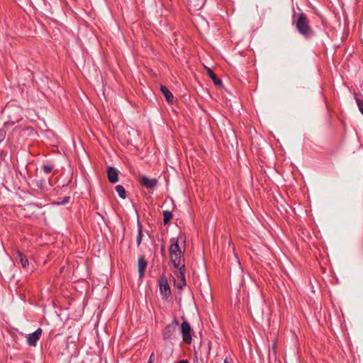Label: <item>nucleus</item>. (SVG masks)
Listing matches in <instances>:
<instances>
[{
  "instance_id": "1",
  "label": "nucleus",
  "mask_w": 363,
  "mask_h": 363,
  "mask_svg": "<svg viewBox=\"0 0 363 363\" xmlns=\"http://www.w3.org/2000/svg\"><path fill=\"white\" fill-rule=\"evenodd\" d=\"M171 245L169 246V258L171 262L175 268L181 267L183 269L185 267L184 259V250H182L179 245V242H184L182 235L179 236L177 239L172 238Z\"/></svg>"
},
{
  "instance_id": "2",
  "label": "nucleus",
  "mask_w": 363,
  "mask_h": 363,
  "mask_svg": "<svg viewBox=\"0 0 363 363\" xmlns=\"http://www.w3.org/2000/svg\"><path fill=\"white\" fill-rule=\"evenodd\" d=\"M296 28L300 33L308 37L312 35L308 21L304 14H301L296 21Z\"/></svg>"
},
{
  "instance_id": "3",
  "label": "nucleus",
  "mask_w": 363,
  "mask_h": 363,
  "mask_svg": "<svg viewBox=\"0 0 363 363\" xmlns=\"http://www.w3.org/2000/svg\"><path fill=\"white\" fill-rule=\"evenodd\" d=\"M178 269L174 272V286L179 289H182L186 285V280L184 277L185 267L182 269L181 267L176 268Z\"/></svg>"
},
{
  "instance_id": "4",
  "label": "nucleus",
  "mask_w": 363,
  "mask_h": 363,
  "mask_svg": "<svg viewBox=\"0 0 363 363\" xmlns=\"http://www.w3.org/2000/svg\"><path fill=\"white\" fill-rule=\"evenodd\" d=\"M181 332L184 342L187 344L191 342V327L186 321H183L181 325Z\"/></svg>"
},
{
  "instance_id": "5",
  "label": "nucleus",
  "mask_w": 363,
  "mask_h": 363,
  "mask_svg": "<svg viewBox=\"0 0 363 363\" xmlns=\"http://www.w3.org/2000/svg\"><path fill=\"white\" fill-rule=\"evenodd\" d=\"M160 291L162 296L167 298L171 294L170 287L165 277H161L159 280Z\"/></svg>"
},
{
  "instance_id": "6",
  "label": "nucleus",
  "mask_w": 363,
  "mask_h": 363,
  "mask_svg": "<svg viewBox=\"0 0 363 363\" xmlns=\"http://www.w3.org/2000/svg\"><path fill=\"white\" fill-rule=\"evenodd\" d=\"M140 182L142 185L145 186L147 189H153L158 184V180L157 179H150L147 176H142L140 179Z\"/></svg>"
},
{
  "instance_id": "7",
  "label": "nucleus",
  "mask_w": 363,
  "mask_h": 363,
  "mask_svg": "<svg viewBox=\"0 0 363 363\" xmlns=\"http://www.w3.org/2000/svg\"><path fill=\"white\" fill-rule=\"evenodd\" d=\"M42 335L41 328L37 329L33 333H30L27 337V342L30 346H35L37 341L40 339Z\"/></svg>"
},
{
  "instance_id": "8",
  "label": "nucleus",
  "mask_w": 363,
  "mask_h": 363,
  "mask_svg": "<svg viewBox=\"0 0 363 363\" xmlns=\"http://www.w3.org/2000/svg\"><path fill=\"white\" fill-rule=\"evenodd\" d=\"M108 179L110 182L116 183L118 180V170L112 167H108L107 172Z\"/></svg>"
},
{
  "instance_id": "9",
  "label": "nucleus",
  "mask_w": 363,
  "mask_h": 363,
  "mask_svg": "<svg viewBox=\"0 0 363 363\" xmlns=\"http://www.w3.org/2000/svg\"><path fill=\"white\" fill-rule=\"evenodd\" d=\"M147 267V262L143 257L138 259V273L140 277H142L144 274V272Z\"/></svg>"
},
{
  "instance_id": "10",
  "label": "nucleus",
  "mask_w": 363,
  "mask_h": 363,
  "mask_svg": "<svg viewBox=\"0 0 363 363\" xmlns=\"http://www.w3.org/2000/svg\"><path fill=\"white\" fill-rule=\"evenodd\" d=\"M160 90L162 92V94H164L166 100L169 102V103H172V101H173V95L169 91V90L164 86L162 85L160 86Z\"/></svg>"
},
{
  "instance_id": "11",
  "label": "nucleus",
  "mask_w": 363,
  "mask_h": 363,
  "mask_svg": "<svg viewBox=\"0 0 363 363\" xmlns=\"http://www.w3.org/2000/svg\"><path fill=\"white\" fill-rule=\"evenodd\" d=\"M206 71L208 75L211 77L216 86H220L222 84V81L216 77V74H214L210 68H206Z\"/></svg>"
},
{
  "instance_id": "12",
  "label": "nucleus",
  "mask_w": 363,
  "mask_h": 363,
  "mask_svg": "<svg viewBox=\"0 0 363 363\" xmlns=\"http://www.w3.org/2000/svg\"><path fill=\"white\" fill-rule=\"evenodd\" d=\"M17 256L22 267L25 269L28 266V260L27 257L20 251L17 252Z\"/></svg>"
},
{
  "instance_id": "13",
  "label": "nucleus",
  "mask_w": 363,
  "mask_h": 363,
  "mask_svg": "<svg viewBox=\"0 0 363 363\" xmlns=\"http://www.w3.org/2000/svg\"><path fill=\"white\" fill-rule=\"evenodd\" d=\"M174 332H175L174 328L173 326L168 325L164 331V334H163L164 337L166 339L170 338Z\"/></svg>"
},
{
  "instance_id": "14",
  "label": "nucleus",
  "mask_w": 363,
  "mask_h": 363,
  "mask_svg": "<svg viewBox=\"0 0 363 363\" xmlns=\"http://www.w3.org/2000/svg\"><path fill=\"white\" fill-rule=\"evenodd\" d=\"M116 191H117L118 196L121 198V199H125V190L124 189V187L122 186V185H117L116 186Z\"/></svg>"
},
{
  "instance_id": "15",
  "label": "nucleus",
  "mask_w": 363,
  "mask_h": 363,
  "mask_svg": "<svg viewBox=\"0 0 363 363\" xmlns=\"http://www.w3.org/2000/svg\"><path fill=\"white\" fill-rule=\"evenodd\" d=\"M172 218V213L169 211H164L163 212V222L164 224H167Z\"/></svg>"
},
{
  "instance_id": "16",
  "label": "nucleus",
  "mask_w": 363,
  "mask_h": 363,
  "mask_svg": "<svg viewBox=\"0 0 363 363\" xmlns=\"http://www.w3.org/2000/svg\"><path fill=\"white\" fill-rule=\"evenodd\" d=\"M42 168H43V172L45 174H49L53 169V166H51V165H43Z\"/></svg>"
},
{
  "instance_id": "17",
  "label": "nucleus",
  "mask_w": 363,
  "mask_h": 363,
  "mask_svg": "<svg viewBox=\"0 0 363 363\" xmlns=\"http://www.w3.org/2000/svg\"><path fill=\"white\" fill-rule=\"evenodd\" d=\"M142 237H143V234H142V230L140 228L138 230V235H137V238H136V242H137V245L139 246L141 243V241H142Z\"/></svg>"
},
{
  "instance_id": "18",
  "label": "nucleus",
  "mask_w": 363,
  "mask_h": 363,
  "mask_svg": "<svg viewBox=\"0 0 363 363\" xmlns=\"http://www.w3.org/2000/svg\"><path fill=\"white\" fill-rule=\"evenodd\" d=\"M356 102L358 106L359 110L360 111L361 113L363 115V101L360 99L356 98Z\"/></svg>"
},
{
  "instance_id": "19",
  "label": "nucleus",
  "mask_w": 363,
  "mask_h": 363,
  "mask_svg": "<svg viewBox=\"0 0 363 363\" xmlns=\"http://www.w3.org/2000/svg\"><path fill=\"white\" fill-rule=\"evenodd\" d=\"M6 132L4 130H0V143L5 139Z\"/></svg>"
},
{
  "instance_id": "20",
  "label": "nucleus",
  "mask_w": 363,
  "mask_h": 363,
  "mask_svg": "<svg viewBox=\"0 0 363 363\" xmlns=\"http://www.w3.org/2000/svg\"><path fill=\"white\" fill-rule=\"evenodd\" d=\"M153 357H154V353H152L150 357V359H149V361H148V363H152V361H153Z\"/></svg>"
},
{
  "instance_id": "21",
  "label": "nucleus",
  "mask_w": 363,
  "mask_h": 363,
  "mask_svg": "<svg viewBox=\"0 0 363 363\" xmlns=\"http://www.w3.org/2000/svg\"><path fill=\"white\" fill-rule=\"evenodd\" d=\"M235 257L236 262L238 263V264H240V262L238 260V255L236 253H235Z\"/></svg>"
},
{
  "instance_id": "22",
  "label": "nucleus",
  "mask_w": 363,
  "mask_h": 363,
  "mask_svg": "<svg viewBox=\"0 0 363 363\" xmlns=\"http://www.w3.org/2000/svg\"><path fill=\"white\" fill-rule=\"evenodd\" d=\"M178 363H189V362L187 360L183 359V360L179 361Z\"/></svg>"
},
{
  "instance_id": "23",
  "label": "nucleus",
  "mask_w": 363,
  "mask_h": 363,
  "mask_svg": "<svg viewBox=\"0 0 363 363\" xmlns=\"http://www.w3.org/2000/svg\"><path fill=\"white\" fill-rule=\"evenodd\" d=\"M172 350L170 348V349H169V354H172Z\"/></svg>"
},
{
  "instance_id": "24",
  "label": "nucleus",
  "mask_w": 363,
  "mask_h": 363,
  "mask_svg": "<svg viewBox=\"0 0 363 363\" xmlns=\"http://www.w3.org/2000/svg\"><path fill=\"white\" fill-rule=\"evenodd\" d=\"M223 363H229V362H228L227 359H225Z\"/></svg>"
}]
</instances>
